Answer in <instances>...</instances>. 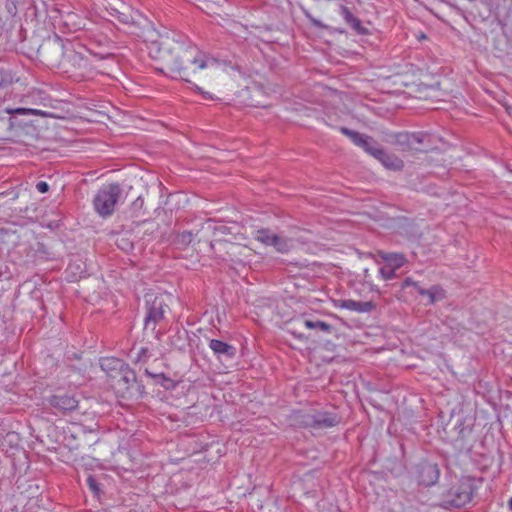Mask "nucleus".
Wrapping results in <instances>:
<instances>
[{"label": "nucleus", "instance_id": "f257e3e1", "mask_svg": "<svg viewBox=\"0 0 512 512\" xmlns=\"http://www.w3.org/2000/svg\"><path fill=\"white\" fill-rule=\"evenodd\" d=\"M167 66L176 77L191 83L198 71L217 69L219 64L216 59L207 56L194 45H176L171 49Z\"/></svg>", "mask_w": 512, "mask_h": 512}, {"label": "nucleus", "instance_id": "f03ea898", "mask_svg": "<svg viewBox=\"0 0 512 512\" xmlns=\"http://www.w3.org/2000/svg\"><path fill=\"white\" fill-rule=\"evenodd\" d=\"M54 49L61 54L60 59H55L52 64H56L64 73L75 74L80 72L83 76L91 68V61L83 55L82 52L74 49V46L68 42L64 44L58 36L53 40Z\"/></svg>", "mask_w": 512, "mask_h": 512}, {"label": "nucleus", "instance_id": "7ed1b4c3", "mask_svg": "<svg viewBox=\"0 0 512 512\" xmlns=\"http://www.w3.org/2000/svg\"><path fill=\"white\" fill-rule=\"evenodd\" d=\"M123 200V189L117 182L103 185L94 195L93 208L102 218L110 217L116 205Z\"/></svg>", "mask_w": 512, "mask_h": 512}, {"label": "nucleus", "instance_id": "20e7f679", "mask_svg": "<svg viewBox=\"0 0 512 512\" xmlns=\"http://www.w3.org/2000/svg\"><path fill=\"white\" fill-rule=\"evenodd\" d=\"M294 425L314 430L332 428L340 423L337 413L313 410L311 412L297 411L292 416Z\"/></svg>", "mask_w": 512, "mask_h": 512}, {"label": "nucleus", "instance_id": "39448f33", "mask_svg": "<svg viewBox=\"0 0 512 512\" xmlns=\"http://www.w3.org/2000/svg\"><path fill=\"white\" fill-rule=\"evenodd\" d=\"M474 493L473 481L471 478H462L452 486L443 497L444 507L461 508L472 500Z\"/></svg>", "mask_w": 512, "mask_h": 512}, {"label": "nucleus", "instance_id": "423d86ee", "mask_svg": "<svg viewBox=\"0 0 512 512\" xmlns=\"http://www.w3.org/2000/svg\"><path fill=\"white\" fill-rule=\"evenodd\" d=\"M119 377L118 386L122 389L123 397L137 400L144 396L145 386L138 381L135 371L128 364Z\"/></svg>", "mask_w": 512, "mask_h": 512}, {"label": "nucleus", "instance_id": "0eeeda50", "mask_svg": "<svg viewBox=\"0 0 512 512\" xmlns=\"http://www.w3.org/2000/svg\"><path fill=\"white\" fill-rule=\"evenodd\" d=\"M113 43L104 35H93L85 45L87 52L95 59L115 63Z\"/></svg>", "mask_w": 512, "mask_h": 512}, {"label": "nucleus", "instance_id": "6e6552de", "mask_svg": "<svg viewBox=\"0 0 512 512\" xmlns=\"http://www.w3.org/2000/svg\"><path fill=\"white\" fill-rule=\"evenodd\" d=\"M105 10L110 16L125 25L136 23V16L139 15L130 5L123 0H103Z\"/></svg>", "mask_w": 512, "mask_h": 512}, {"label": "nucleus", "instance_id": "1a4fd4ad", "mask_svg": "<svg viewBox=\"0 0 512 512\" xmlns=\"http://www.w3.org/2000/svg\"><path fill=\"white\" fill-rule=\"evenodd\" d=\"M339 131L343 135L347 136L354 145L362 148L366 153L373 156L374 158H376L378 154H381L382 147L373 137L354 131L347 127H340Z\"/></svg>", "mask_w": 512, "mask_h": 512}, {"label": "nucleus", "instance_id": "9d476101", "mask_svg": "<svg viewBox=\"0 0 512 512\" xmlns=\"http://www.w3.org/2000/svg\"><path fill=\"white\" fill-rule=\"evenodd\" d=\"M166 304L162 298L154 297L146 300V316L144 319L145 329L155 330L156 325L164 319Z\"/></svg>", "mask_w": 512, "mask_h": 512}, {"label": "nucleus", "instance_id": "9b49d317", "mask_svg": "<svg viewBox=\"0 0 512 512\" xmlns=\"http://www.w3.org/2000/svg\"><path fill=\"white\" fill-rule=\"evenodd\" d=\"M428 138L429 136L423 132H400L395 135V144L398 145L401 150L421 151L422 144H424Z\"/></svg>", "mask_w": 512, "mask_h": 512}, {"label": "nucleus", "instance_id": "f8f14e48", "mask_svg": "<svg viewBox=\"0 0 512 512\" xmlns=\"http://www.w3.org/2000/svg\"><path fill=\"white\" fill-rule=\"evenodd\" d=\"M47 401L52 408L63 414L74 411L79 404L73 395L67 393L52 395Z\"/></svg>", "mask_w": 512, "mask_h": 512}, {"label": "nucleus", "instance_id": "ddd939ff", "mask_svg": "<svg viewBox=\"0 0 512 512\" xmlns=\"http://www.w3.org/2000/svg\"><path fill=\"white\" fill-rule=\"evenodd\" d=\"M419 484L430 487L437 483L440 471L437 464L422 462L417 466Z\"/></svg>", "mask_w": 512, "mask_h": 512}, {"label": "nucleus", "instance_id": "4468645a", "mask_svg": "<svg viewBox=\"0 0 512 512\" xmlns=\"http://www.w3.org/2000/svg\"><path fill=\"white\" fill-rule=\"evenodd\" d=\"M336 306L357 313H370L376 309V304L373 301L363 302L352 299H339L336 302Z\"/></svg>", "mask_w": 512, "mask_h": 512}, {"label": "nucleus", "instance_id": "2eb2a0df", "mask_svg": "<svg viewBox=\"0 0 512 512\" xmlns=\"http://www.w3.org/2000/svg\"><path fill=\"white\" fill-rule=\"evenodd\" d=\"M339 14L343 17L346 24L358 35H368L369 30L365 26H363L361 20L356 17L350 9L345 6L341 5L339 7Z\"/></svg>", "mask_w": 512, "mask_h": 512}, {"label": "nucleus", "instance_id": "dca6fc26", "mask_svg": "<svg viewBox=\"0 0 512 512\" xmlns=\"http://www.w3.org/2000/svg\"><path fill=\"white\" fill-rule=\"evenodd\" d=\"M209 348L213 351L214 355L222 360L233 359L236 355V348L226 342L218 339H211L209 341Z\"/></svg>", "mask_w": 512, "mask_h": 512}, {"label": "nucleus", "instance_id": "f3484780", "mask_svg": "<svg viewBox=\"0 0 512 512\" xmlns=\"http://www.w3.org/2000/svg\"><path fill=\"white\" fill-rule=\"evenodd\" d=\"M127 364L119 358L115 357H104L100 360V367L109 376L116 377V374H120Z\"/></svg>", "mask_w": 512, "mask_h": 512}, {"label": "nucleus", "instance_id": "a211bd4d", "mask_svg": "<svg viewBox=\"0 0 512 512\" xmlns=\"http://www.w3.org/2000/svg\"><path fill=\"white\" fill-rule=\"evenodd\" d=\"M503 32V36L506 38V46L501 47L500 44L496 46L497 49L504 51L512 48V10L507 11L502 19H498Z\"/></svg>", "mask_w": 512, "mask_h": 512}, {"label": "nucleus", "instance_id": "6ab92c4d", "mask_svg": "<svg viewBox=\"0 0 512 512\" xmlns=\"http://www.w3.org/2000/svg\"><path fill=\"white\" fill-rule=\"evenodd\" d=\"M228 230H229V228L227 226H225V225H217L212 220L206 221L204 224H202V226L200 228V232H202V234H204L205 242H209V247H210L211 250H214L215 242L209 241V235L210 234L216 235L217 233L227 234Z\"/></svg>", "mask_w": 512, "mask_h": 512}, {"label": "nucleus", "instance_id": "aec40b11", "mask_svg": "<svg viewBox=\"0 0 512 512\" xmlns=\"http://www.w3.org/2000/svg\"><path fill=\"white\" fill-rule=\"evenodd\" d=\"M375 159L380 161L389 170L399 171L404 167V162L398 156L387 153L383 148L381 149V154H378Z\"/></svg>", "mask_w": 512, "mask_h": 512}, {"label": "nucleus", "instance_id": "412c9836", "mask_svg": "<svg viewBox=\"0 0 512 512\" xmlns=\"http://www.w3.org/2000/svg\"><path fill=\"white\" fill-rule=\"evenodd\" d=\"M195 238H197L198 243L205 241V236L202 234V232H200V230L197 231L196 234H193L191 231H183L176 235L174 243L181 248H186L193 242Z\"/></svg>", "mask_w": 512, "mask_h": 512}, {"label": "nucleus", "instance_id": "4be33fe9", "mask_svg": "<svg viewBox=\"0 0 512 512\" xmlns=\"http://www.w3.org/2000/svg\"><path fill=\"white\" fill-rule=\"evenodd\" d=\"M419 294L428 298L429 305L445 298V291L439 285H433L429 289L419 288Z\"/></svg>", "mask_w": 512, "mask_h": 512}, {"label": "nucleus", "instance_id": "5701e85b", "mask_svg": "<svg viewBox=\"0 0 512 512\" xmlns=\"http://www.w3.org/2000/svg\"><path fill=\"white\" fill-rule=\"evenodd\" d=\"M379 255L388 266L396 270L401 268L407 262V258L403 253L380 252Z\"/></svg>", "mask_w": 512, "mask_h": 512}, {"label": "nucleus", "instance_id": "b1692460", "mask_svg": "<svg viewBox=\"0 0 512 512\" xmlns=\"http://www.w3.org/2000/svg\"><path fill=\"white\" fill-rule=\"evenodd\" d=\"M297 322L308 329H318L324 333H331L333 330L332 325L320 320H312L305 317H301L297 320Z\"/></svg>", "mask_w": 512, "mask_h": 512}, {"label": "nucleus", "instance_id": "393cba45", "mask_svg": "<svg viewBox=\"0 0 512 512\" xmlns=\"http://www.w3.org/2000/svg\"><path fill=\"white\" fill-rule=\"evenodd\" d=\"M145 374L152 378L154 383L161 385L165 389H171L175 387V382L164 373H152L148 369H145Z\"/></svg>", "mask_w": 512, "mask_h": 512}, {"label": "nucleus", "instance_id": "a878e982", "mask_svg": "<svg viewBox=\"0 0 512 512\" xmlns=\"http://www.w3.org/2000/svg\"><path fill=\"white\" fill-rule=\"evenodd\" d=\"M277 237V234L273 233L269 229H259L255 231L254 238L255 240L261 242L262 244L266 246H272V244L275 242Z\"/></svg>", "mask_w": 512, "mask_h": 512}, {"label": "nucleus", "instance_id": "bb28decb", "mask_svg": "<svg viewBox=\"0 0 512 512\" xmlns=\"http://www.w3.org/2000/svg\"><path fill=\"white\" fill-rule=\"evenodd\" d=\"M86 482H87L88 488L93 493V495L97 498H100V496L103 493V489H102V484L99 482L97 477L95 475H89Z\"/></svg>", "mask_w": 512, "mask_h": 512}, {"label": "nucleus", "instance_id": "cd10ccee", "mask_svg": "<svg viewBox=\"0 0 512 512\" xmlns=\"http://www.w3.org/2000/svg\"><path fill=\"white\" fill-rule=\"evenodd\" d=\"M14 82V76L9 70L0 69V89L7 88Z\"/></svg>", "mask_w": 512, "mask_h": 512}, {"label": "nucleus", "instance_id": "c85d7f7f", "mask_svg": "<svg viewBox=\"0 0 512 512\" xmlns=\"http://www.w3.org/2000/svg\"><path fill=\"white\" fill-rule=\"evenodd\" d=\"M280 253H286L290 250V241L277 235L275 242L272 244Z\"/></svg>", "mask_w": 512, "mask_h": 512}, {"label": "nucleus", "instance_id": "c756f323", "mask_svg": "<svg viewBox=\"0 0 512 512\" xmlns=\"http://www.w3.org/2000/svg\"><path fill=\"white\" fill-rule=\"evenodd\" d=\"M144 208V199L141 196H138L131 204V211L133 216L139 217L141 215V211Z\"/></svg>", "mask_w": 512, "mask_h": 512}, {"label": "nucleus", "instance_id": "7c9ffc66", "mask_svg": "<svg viewBox=\"0 0 512 512\" xmlns=\"http://www.w3.org/2000/svg\"><path fill=\"white\" fill-rule=\"evenodd\" d=\"M379 272L384 280H391L397 277L396 269L388 266L387 264L381 267Z\"/></svg>", "mask_w": 512, "mask_h": 512}, {"label": "nucleus", "instance_id": "2f4dec72", "mask_svg": "<svg viewBox=\"0 0 512 512\" xmlns=\"http://www.w3.org/2000/svg\"><path fill=\"white\" fill-rule=\"evenodd\" d=\"M6 112L8 114H31V115H42V111L37 109H30V108H17V109H6Z\"/></svg>", "mask_w": 512, "mask_h": 512}, {"label": "nucleus", "instance_id": "473e14b6", "mask_svg": "<svg viewBox=\"0 0 512 512\" xmlns=\"http://www.w3.org/2000/svg\"><path fill=\"white\" fill-rule=\"evenodd\" d=\"M150 357V354H149V350L148 348H145V347H142L138 354H137V357L135 359V362L139 363V362H147V360L149 359Z\"/></svg>", "mask_w": 512, "mask_h": 512}, {"label": "nucleus", "instance_id": "72a5a7b5", "mask_svg": "<svg viewBox=\"0 0 512 512\" xmlns=\"http://www.w3.org/2000/svg\"><path fill=\"white\" fill-rule=\"evenodd\" d=\"M414 287L417 292L419 293V288H422L418 282L414 281L412 278L410 277H407L405 278V280L402 282V285H401V288L402 289H406L407 287Z\"/></svg>", "mask_w": 512, "mask_h": 512}, {"label": "nucleus", "instance_id": "f704fd0d", "mask_svg": "<svg viewBox=\"0 0 512 512\" xmlns=\"http://www.w3.org/2000/svg\"><path fill=\"white\" fill-rule=\"evenodd\" d=\"M306 17L309 19L310 23L316 27V28H320V29H328V26L325 25L323 22H321L320 20L314 18L311 14H306Z\"/></svg>", "mask_w": 512, "mask_h": 512}, {"label": "nucleus", "instance_id": "c9c22d12", "mask_svg": "<svg viewBox=\"0 0 512 512\" xmlns=\"http://www.w3.org/2000/svg\"><path fill=\"white\" fill-rule=\"evenodd\" d=\"M36 189L38 190V192L40 193H46L49 191V185L46 181H39L37 184H36Z\"/></svg>", "mask_w": 512, "mask_h": 512}, {"label": "nucleus", "instance_id": "e433bc0d", "mask_svg": "<svg viewBox=\"0 0 512 512\" xmlns=\"http://www.w3.org/2000/svg\"><path fill=\"white\" fill-rule=\"evenodd\" d=\"M288 332L291 335H293L294 337H296L297 339H300V340L307 339V337L303 333L299 332L296 328H289Z\"/></svg>", "mask_w": 512, "mask_h": 512}, {"label": "nucleus", "instance_id": "4c0bfd02", "mask_svg": "<svg viewBox=\"0 0 512 512\" xmlns=\"http://www.w3.org/2000/svg\"><path fill=\"white\" fill-rule=\"evenodd\" d=\"M508 507L512 511V497L508 501Z\"/></svg>", "mask_w": 512, "mask_h": 512}]
</instances>
